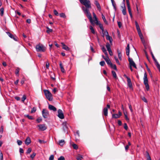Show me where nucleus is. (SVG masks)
Wrapping results in <instances>:
<instances>
[{"label":"nucleus","instance_id":"nucleus-1","mask_svg":"<svg viewBox=\"0 0 160 160\" xmlns=\"http://www.w3.org/2000/svg\"><path fill=\"white\" fill-rule=\"evenodd\" d=\"M80 2L82 4L84 5L86 8L83 6L82 7V9L85 13L87 17L89 19L91 24L92 25L94 24V21L92 20L91 14L89 12V9L91 8V4L90 1L89 2H88L85 0H79Z\"/></svg>","mask_w":160,"mask_h":160},{"label":"nucleus","instance_id":"nucleus-2","mask_svg":"<svg viewBox=\"0 0 160 160\" xmlns=\"http://www.w3.org/2000/svg\"><path fill=\"white\" fill-rule=\"evenodd\" d=\"M93 18H94V22L97 25L99 26L100 28L102 31L103 32H104V28L103 27L102 25L101 24L99 21L98 20V18L96 17V15L94 12H93Z\"/></svg>","mask_w":160,"mask_h":160},{"label":"nucleus","instance_id":"nucleus-3","mask_svg":"<svg viewBox=\"0 0 160 160\" xmlns=\"http://www.w3.org/2000/svg\"><path fill=\"white\" fill-rule=\"evenodd\" d=\"M36 49L38 52H44L46 50V48L43 45L39 44L36 46Z\"/></svg>","mask_w":160,"mask_h":160},{"label":"nucleus","instance_id":"nucleus-4","mask_svg":"<svg viewBox=\"0 0 160 160\" xmlns=\"http://www.w3.org/2000/svg\"><path fill=\"white\" fill-rule=\"evenodd\" d=\"M44 93L47 98L50 101L52 100V97L51 93L48 90L44 91Z\"/></svg>","mask_w":160,"mask_h":160},{"label":"nucleus","instance_id":"nucleus-5","mask_svg":"<svg viewBox=\"0 0 160 160\" xmlns=\"http://www.w3.org/2000/svg\"><path fill=\"white\" fill-rule=\"evenodd\" d=\"M58 117L60 119H62L64 118V116L62 111L59 109L58 110Z\"/></svg>","mask_w":160,"mask_h":160},{"label":"nucleus","instance_id":"nucleus-6","mask_svg":"<svg viewBox=\"0 0 160 160\" xmlns=\"http://www.w3.org/2000/svg\"><path fill=\"white\" fill-rule=\"evenodd\" d=\"M128 61L129 62V64L130 65V66L131 67H133L135 68H137V67L136 65V64L133 61L132 59L131 58H128Z\"/></svg>","mask_w":160,"mask_h":160},{"label":"nucleus","instance_id":"nucleus-7","mask_svg":"<svg viewBox=\"0 0 160 160\" xmlns=\"http://www.w3.org/2000/svg\"><path fill=\"white\" fill-rule=\"evenodd\" d=\"M38 127L39 128L40 130L43 131L47 129V127L45 124H39L38 125Z\"/></svg>","mask_w":160,"mask_h":160},{"label":"nucleus","instance_id":"nucleus-8","mask_svg":"<svg viewBox=\"0 0 160 160\" xmlns=\"http://www.w3.org/2000/svg\"><path fill=\"white\" fill-rule=\"evenodd\" d=\"M42 115L44 118H47L48 115V112L46 110L43 109L42 111Z\"/></svg>","mask_w":160,"mask_h":160},{"label":"nucleus","instance_id":"nucleus-9","mask_svg":"<svg viewBox=\"0 0 160 160\" xmlns=\"http://www.w3.org/2000/svg\"><path fill=\"white\" fill-rule=\"evenodd\" d=\"M143 80L144 85L148 84V80L147 78V74L146 72H145L144 74Z\"/></svg>","mask_w":160,"mask_h":160},{"label":"nucleus","instance_id":"nucleus-10","mask_svg":"<svg viewBox=\"0 0 160 160\" xmlns=\"http://www.w3.org/2000/svg\"><path fill=\"white\" fill-rule=\"evenodd\" d=\"M48 108L50 110L53 111H56L57 110L56 108L52 105H49Z\"/></svg>","mask_w":160,"mask_h":160},{"label":"nucleus","instance_id":"nucleus-11","mask_svg":"<svg viewBox=\"0 0 160 160\" xmlns=\"http://www.w3.org/2000/svg\"><path fill=\"white\" fill-rule=\"evenodd\" d=\"M7 34L11 38L13 39L14 40L16 41L17 40L15 37L9 32H7Z\"/></svg>","mask_w":160,"mask_h":160},{"label":"nucleus","instance_id":"nucleus-12","mask_svg":"<svg viewBox=\"0 0 160 160\" xmlns=\"http://www.w3.org/2000/svg\"><path fill=\"white\" fill-rule=\"evenodd\" d=\"M128 9V11L129 13L130 14V15L131 18H132V14L131 12V10L130 8V5H127Z\"/></svg>","mask_w":160,"mask_h":160},{"label":"nucleus","instance_id":"nucleus-13","mask_svg":"<svg viewBox=\"0 0 160 160\" xmlns=\"http://www.w3.org/2000/svg\"><path fill=\"white\" fill-rule=\"evenodd\" d=\"M63 128L64 131L65 132L67 131V123L66 122H64L62 123Z\"/></svg>","mask_w":160,"mask_h":160},{"label":"nucleus","instance_id":"nucleus-14","mask_svg":"<svg viewBox=\"0 0 160 160\" xmlns=\"http://www.w3.org/2000/svg\"><path fill=\"white\" fill-rule=\"evenodd\" d=\"M61 44L62 45V48L63 49L66 50H69V48L63 42H62Z\"/></svg>","mask_w":160,"mask_h":160},{"label":"nucleus","instance_id":"nucleus-15","mask_svg":"<svg viewBox=\"0 0 160 160\" xmlns=\"http://www.w3.org/2000/svg\"><path fill=\"white\" fill-rule=\"evenodd\" d=\"M31 140L30 138L29 137L27 138L25 141V143L26 144L28 145L31 143Z\"/></svg>","mask_w":160,"mask_h":160},{"label":"nucleus","instance_id":"nucleus-16","mask_svg":"<svg viewBox=\"0 0 160 160\" xmlns=\"http://www.w3.org/2000/svg\"><path fill=\"white\" fill-rule=\"evenodd\" d=\"M106 38L107 40L109 41L110 43L112 44V38L108 35L106 37Z\"/></svg>","mask_w":160,"mask_h":160},{"label":"nucleus","instance_id":"nucleus-17","mask_svg":"<svg viewBox=\"0 0 160 160\" xmlns=\"http://www.w3.org/2000/svg\"><path fill=\"white\" fill-rule=\"evenodd\" d=\"M104 60L108 65H109L110 64H111L112 62H111L110 59L108 57H106V58H104Z\"/></svg>","mask_w":160,"mask_h":160},{"label":"nucleus","instance_id":"nucleus-18","mask_svg":"<svg viewBox=\"0 0 160 160\" xmlns=\"http://www.w3.org/2000/svg\"><path fill=\"white\" fill-rule=\"evenodd\" d=\"M108 109L107 108H105L103 110V112L104 115L105 116H108Z\"/></svg>","mask_w":160,"mask_h":160},{"label":"nucleus","instance_id":"nucleus-19","mask_svg":"<svg viewBox=\"0 0 160 160\" xmlns=\"http://www.w3.org/2000/svg\"><path fill=\"white\" fill-rule=\"evenodd\" d=\"M122 8H123L122 10V13L124 15H125L126 14V8L125 6V5H124V6L123 7H122Z\"/></svg>","mask_w":160,"mask_h":160},{"label":"nucleus","instance_id":"nucleus-20","mask_svg":"<svg viewBox=\"0 0 160 160\" xmlns=\"http://www.w3.org/2000/svg\"><path fill=\"white\" fill-rule=\"evenodd\" d=\"M65 142L63 140H61L59 141L58 144L61 146H62L65 144Z\"/></svg>","mask_w":160,"mask_h":160},{"label":"nucleus","instance_id":"nucleus-21","mask_svg":"<svg viewBox=\"0 0 160 160\" xmlns=\"http://www.w3.org/2000/svg\"><path fill=\"white\" fill-rule=\"evenodd\" d=\"M117 52L118 53V57L119 58V59L120 60H122V55L121 53L118 50L117 51Z\"/></svg>","mask_w":160,"mask_h":160},{"label":"nucleus","instance_id":"nucleus-22","mask_svg":"<svg viewBox=\"0 0 160 160\" xmlns=\"http://www.w3.org/2000/svg\"><path fill=\"white\" fill-rule=\"evenodd\" d=\"M59 65L61 69V71L62 72H65L64 69L63 68V67L62 65V63L61 62H60L59 64Z\"/></svg>","mask_w":160,"mask_h":160},{"label":"nucleus","instance_id":"nucleus-23","mask_svg":"<svg viewBox=\"0 0 160 160\" xmlns=\"http://www.w3.org/2000/svg\"><path fill=\"white\" fill-rule=\"evenodd\" d=\"M76 158L77 160H82V159L83 158V157L82 155L78 154Z\"/></svg>","mask_w":160,"mask_h":160},{"label":"nucleus","instance_id":"nucleus-24","mask_svg":"<svg viewBox=\"0 0 160 160\" xmlns=\"http://www.w3.org/2000/svg\"><path fill=\"white\" fill-rule=\"evenodd\" d=\"M89 28L91 30L92 33L93 34H95V32L94 30V28H93L92 26H90L89 27Z\"/></svg>","mask_w":160,"mask_h":160},{"label":"nucleus","instance_id":"nucleus-25","mask_svg":"<svg viewBox=\"0 0 160 160\" xmlns=\"http://www.w3.org/2000/svg\"><path fill=\"white\" fill-rule=\"evenodd\" d=\"M106 46L108 51L111 50L110 45L108 43H107Z\"/></svg>","mask_w":160,"mask_h":160},{"label":"nucleus","instance_id":"nucleus-26","mask_svg":"<svg viewBox=\"0 0 160 160\" xmlns=\"http://www.w3.org/2000/svg\"><path fill=\"white\" fill-rule=\"evenodd\" d=\"M109 65L112 68H113L116 70H117V68L116 65L115 64H113L111 63V64H110Z\"/></svg>","mask_w":160,"mask_h":160},{"label":"nucleus","instance_id":"nucleus-27","mask_svg":"<svg viewBox=\"0 0 160 160\" xmlns=\"http://www.w3.org/2000/svg\"><path fill=\"white\" fill-rule=\"evenodd\" d=\"M112 72L113 78L115 79H117V77L115 72L112 71Z\"/></svg>","mask_w":160,"mask_h":160},{"label":"nucleus","instance_id":"nucleus-28","mask_svg":"<svg viewBox=\"0 0 160 160\" xmlns=\"http://www.w3.org/2000/svg\"><path fill=\"white\" fill-rule=\"evenodd\" d=\"M155 64L160 72V65L157 61L155 62Z\"/></svg>","mask_w":160,"mask_h":160},{"label":"nucleus","instance_id":"nucleus-29","mask_svg":"<svg viewBox=\"0 0 160 160\" xmlns=\"http://www.w3.org/2000/svg\"><path fill=\"white\" fill-rule=\"evenodd\" d=\"M112 117L113 118H119V116L117 114H113L112 115Z\"/></svg>","mask_w":160,"mask_h":160},{"label":"nucleus","instance_id":"nucleus-30","mask_svg":"<svg viewBox=\"0 0 160 160\" xmlns=\"http://www.w3.org/2000/svg\"><path fill=\"white\" fill-rule=\"evenodd\" d=\"M24 116L27 117L30 120H33L34 119V118L32 116H30L28 115H24Z\"/></svg>","mask_w":160,"mask_h":160},{"label":"nucleus","instance_id":"nucleus-31","mask_svg":"<svg viewBox=\"0 0 160 160\" xmlns=\"http://www.w3.org/2000/svg\"><path fill=\"white\" fill-rule=\"evenodd\" d=\"M135 24L136 26V29L138 31L140 30V28H139V26L137 22H135Z\"/></svg>","mask_w":160,"mask_h":160},{"label":"nucleus","instance_id":"nucleus-32","mask_svg":"<svg viewBox=\"0 0 160 160\" xmlns=\"http://www.w3.org/2000/svg\"><path fill=\"white\" fill-rule=\"evenodd\" d=\"M146 153H147V160H151V157L148 153L147 152Z\"/></svg>","mask_w":160,"mask_h":160},{"label":"nucleus","instance_id":"nucleus-33","mask_svg":"<svg viewBox=\"0 0 160 160\" xmlns=\"http://www.w3.org/2000/svg\"><path fill=\"white\" fill-rule=\"evenodd\" d=\"M50 75L51 76V78L53 80H55V76H54V74L52 72V73H51Z\"/></svg>","mask_w":160,"mask_h":160},{"label":"nucleus","instance_id":"nucleus-34","mask_svg":"<svg viewBox=\"0 0 160 160\" xmlns=\"http://www.w3.org/2000/svg\"><path fill=\"white\" fill-rule=\"evenodd\" d=\"M47 33H49L50 32H52V29H50L48 27H47Z\"/></svg>","mask_w":160,"mask_h":160},{"label":"nucleus","instance_id":"nucleus-35","mask_svg":"<svg viewBox=\"0 0 160 160\" xmlns=\"http://www.w3.org/2000/svg\"><path fill=\"white\" fill-rule=\"evenodd\" d=\"M72 146L73 148H74V149H78V146H77V145L75 144H73L72 145Z\"/></svg>","mask_w":160,"mask_h":160},{"label":"nucleus","instance_id":"nucleus-36","mask_svg":"<svg viewBox=\"0 0 160 160\" xmlns=\"http://www.w3.org/2000/svg\"><path fill=\"white\" fill-rule=\"evenodd\" d=\"M60 16L61 17L63 18H66V16L65 14L64 13H60L59 14Z\"/></svg>","mask_w":160,"mask_h":160},{"label":"nucleus","instance_id":"nucleus-37","mask_svg":"<svg viewBox=\"0 0 160 160\" xmlns=\"http://www.w3.org/2000/svg\"><path fill=\"white\" fill-rule=\"evenodd\" d=\"M102 18L104 22L106 23H107V22L105 18L102 14Z\"/></svg>","mask_w":160,"mask_h":160},{"label":"nucleus","instance_id":"nucleus-38","mask_svg":"<svg viewBox=\"0 0 160 160\" xmlns=\"http://www.w3.org/2000/svg\"><path fill=\"white\" fill-rule=\"evenodd\" d=\"M114 58H115V61H116V62H117V63L118 64V65H120V64L118 58H117V57L116 56L114 57Z\"/></svg>","mask_w":160,"mask_h":160},{"label":"nucleus","instance_id":"nucleus-39","mask_svg":"<svg viewBox=\"0 0 160 160\" xmlns=\"http://www.w3.org/2000/svg\"><path fill=\"white\" fill-rule=\"evenodd\" d=\"M138 32L140 37L143 36L141 30L138 31Z\"/></svg>","mask_w":160,"mask_h":160},{"label":"nucleus","instance_id":"nucleus-40","mask_svg":"<svg viewBox=\"0 0 160 160\" xmlns=\"http://www.w3.org/2000/svg\"><path fill=\"white\" fill-rule=\"evenodd\" d=\"M138 32L140 37L143 36L141 30L138 31Z\"/></svg>","mask_w":160,"mask_h":160},{"label":"nucleus","instance_id":"nucleus-41","mask_svg":"<svg viewBox=\"0 0 160 160\" xmlns=\"http://www.w3.org/2000/svg\"><path fill=\"white\" fill-rule=\"evenodd\" d=\"M138 32L140 37L143 36L141 30L138 31Z\"/></svg>","mask_w":160,"mask_h":160},{"label":"nucleus","instance_id":"nucleus-42","mask_svg":"<svg viewBox=\"0 0 160 160\" xmlns=\"http://www.w3.org/2000/svg\"><path fill=\"white\" fill-rule=\"evenodd\" d=\"M36 110V108L33 107L32 109L31 112L33 113L35 112Z\"/></svg>","mask_w":160,"mask_h":160},{"label":"nucleus","instance_id":"nucleus-43","mask_svg":"<svg viewBox=\"0 0 160 160\" xmlns=\"http://www.w3.org/2000/svg\"><path fill=\"white\" fill-rule=\"evenodd\" d=\"M26 99V96L25 95H24L23 96L22 98V101L24 102L25 100Z\"/></svg>","mask_w":160,"mask_h":160},{"label":"nucleus","instance_id":"nucleus-44","mask_svg":"<svg viewBox=\"0 0 160 160\" xmlns=\"http://www.w3.org/2000/svg\"><path fill=\"white\" fill-rule=\"evenodd\" d=\"M124 114L125 115V118L126 120L127 121H128L129 120V119L128 117L127 113L124 112Z\"/></svg>","mask_w":160,"mask_h":160},{"label":"nucleus","instance_id":"nucleus-45","mask_svg":"<svg viewBox=\"0 0 160 160\" xmlns=\"http://www.w3.org/2000/svg\"><path fill=\"white\" fill-rule=\"evenodd\" d=\"M145 88L147 91H148L149 90V86L148 84H145Z\"/></svg>","mask_w":160,"mask_h":160},{"label":"nucleus","instance_id":"nucleus-46","mask_svg":"<svg viewBox=\"0 0 160 160\" xmlns=\"http://www.w3.org/2000/svg\"><path fill=\"white\" fill-rule=\"evenodd\" d=\"M36 155V154L35 153V152H33V153L31 154V155H30V157L32 158V159H33L35 157V156Z\"/></svg>","mask_w":160,"mask_h":160},{"label":"nucleus","instance_id":"nucleus-47","mask_svg":"<svg viewBox=\"0 0 160 160\" xmlns=\"http://www.w3.org/2000/svg\"><path fill=\"white\" fill-rule=\"evenodd\" d=\"M17 142L18 145H21L22 143V141L20 140H18L17 141Z\"/></svg>","mask_w":160,"mask_h":160},{"label":"nucleus","instance_id":"nucleus-48","mask_svg":"<svg viewBox=\"0 0 160 160\" xmlns=\"http://www.w3.org/2000/svg\"><path fill=\"white\" fill-rule=\"evenodd\" d=\"M100 64L102 66H104L105 64V62L104 61H102L100 62Z\"/></svg>","mask_w":160,"mask_h":160},{"label":"nucleus","instance_id":"nucleus-49","mask_svg":"<svg viewBox=\"0 0 160 160\" xmlns=\"http://www.w3.org/2000/svg\"><path fill=\"white\" fill-rule=\"evenodd\" d=\"M31 151L32 149L31 148H28L27 152V154L30 153L31 152Z\"/></svg>","mask_w":160,"mask_h":160},{"label":"nucleus","instance_id":"nucleus-50","mask_svg":"<svg viewBox=\"0 0 160 160\" xmlns=\"http://www.w3.org/2000/svg\"><path fill=\"white\" fill-rule=\"evenodd\" d=\"M126 53L127 56H129V54L130 49H126Z\"/></svg>","mask_w":160,"mask_h":160},{"label":"nucleus","instance_id":"nucleus-51","mask_svg":"<svg viewBox=\"0 0 160 160\" xmlns=\"http://www.w3.org/2000/svg\"><path fill=\"white\" fill-rule=\"evenodd\" d=\"M128 105L129 106V109H130V111H131V112H132L133 110L132 108V106H131V105L129 104H128Z\"/></svg>","mask_w":160,"mask_h":160},{"label":"nucleus","instance_id":"nucleus-52","mask_svg":"<svg viewBox=\"0 0 160 160\" xmlns=\"http://www.w3.org/2000/svg\"><path fill=\"white\" fill-rule=\"evenodd\" d=\"M3 158V154L2 152L0 153V160H2Z\"/></svg>","mask_w":160,"mask_h":160},{"label":"nucleus","instance_id":"nucleus-53","mask_svg":"<svg viewBox=\"0 0 160 160\" xmlns=\"http://www.w3.org/2000/svg\"><path fill=\"white\" fill-rule=\"evenodd\" d=\"M96 6H97L98 9L99 10V11H101V7L100 6L99 4H98V5H97Z\"/></svg>","mask_w":160,"mask_h":160},{"label":"nucleus","instance_id":"nucleus-54","mask_svg":"<svg viewBox=\"0 0 160 160\" xmlns=\"http://www.w3.org/2000/svg\"><path fill=\"white\" fill-rule=\"evenodd\" d=\"M19 71V69L18 68H17L16 70L15 73L16 74H18Z\"/></svg>","mask_w":160,"mask_h":160},{"label":"nucleus","instance_id":"nucleus-55","mask_svg":"<svg viewBox=\"0 0 160 160\" xmlns=\"http://www.w3.org/2000/svg\"><path fill=\"white\" fill-rule=\"evenodd\" d=\"M103 34L106 36V37L109 35L108 32L107 31H104L103 32Z\"/></svg>","mask_w":160,"mask_h":160},{"label":"nucleus","instance_id":"nucleus-56","mask_svg":"<svg viewBox=\"0 0 160 160\" xmlns=\"http://www.w3.org/2000/svg\"><path fill=\"white\" fill-rule=\"evenodd\" d=\"M58 160H65L63 156H61L58 159Z\"/></svg>","mask_w":160,"mask_h":160},{"label":"nucleus","instance_id":"nucleus-57","mask_svg":"<svg viewBox=\"0 0 160 160\" xmlns=\"http://www.w3.org/2000/svg\"><path fill=\"white\" fill-rule=\"evenodd\" d=\"M118 26L119 27V28H121L122 27V23L120 22H118Z\"/></svg>","mask_w":160,"mask_h":160},{"label":"nucleus","instance_id":"nucleus-58","mask_svg":"<svg viewBox=\"0 0 160 160\" xmlns=\"http://www.w3.org/2000/svg\"><path fill=\"white\" fill-rule=\"evenodd\" d=\"M54 157L53 155H51L49 158V160H53Z\"/></svg>","mask_w":160,"mask_h":160},{"label":"nucleus","instance_id":"nucleus-59","mask_svg":"<svg viewBox=\"0 0 160 160\" xmlns=\"http://www.w3.org/2000/svg\"><path fill=\"white\" fill-rule=\"evenodd\" d=\"M54 14L56 16H58V12H57V11L56 10H54Z\"/></svg>","mask_w":160,"mask_h":160},{"label":"nucleus","instance_id":"nucleus-60","mask_svg":"<svg viewBox=\"0 0 160 160\" xmlns=\"http://www.w3.org/2000/svg\"><path fill=\"white\" fill-rule=\"evenodd\" d=\"M0 11L1 12V15L2 16L3 13L4 9L2 8L0 9Z\"/></svg>","mask_w":160,"mask_h":160},{"label":"nucleus","instance_id":"nucleus-61","mask_svg":"<svg viewBox=\"0 0 160 160\" xmlns=\"http://www.w3.org/2000/svg\"><path fill=\"white\" fill-rule=\"evenodd\" d=\"M124 128L126 130H127L128 129V127L127 124L126 123H125L124 124Z\"/></svg>","mask_w":160,"mask_h":160},{"label":"nucleus","instance_id":"nucleus-62","mask_svg":"<svg viewBox=\"0 0 160 160\" xmlns=\"http://www.w3.org/2000/svg\"><path fill=\"white\" fill-rule=\"evenodd\" d=\"M128 86H129V88H132V82H128Z\"/></svg>","mask_w":160,"mask_h":160},{"label":"nucleus","instance_id":"nucleus-63","mask_svg":"<svg viewBox=\"0 0 160 160\" xmlns=\"http://www.w3.org/2000/svg\"><path fill=\"white\" fill-rule=\"evenodd\" d=\"M142 99L145 102H147V99H146V98L144 97H142Z\"/></svg>","mask_w":160,"mask_h":160},{"label":"nucleus","instance_id":"nucleus-64","mask_svg":"<svg viewBox=\"0 0 160 160\" xmlns=\"http://www.w3.org/2000/svg\"><path fill=\"white\" fill-rule=\"evenodd\" d=\"M36 120H37V122H38L39 123L42 121V119L41 118H38Z\"/></svg>","mask_w":160,"mask_h":160}]
</instances>
